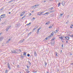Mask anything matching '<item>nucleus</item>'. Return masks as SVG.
<instances>
[{
	"label": "nucleus",
	"instance_id": "obj_1",
	"mask_svg": "<svg viewBox=\"0 0 73 73\" xmlns=\"http://www.w3.org/2000/svg\"><path fill=\"white\" fill-rule=\"evenodd\" d=\"M0 17L1 19H4L5 17V14H3L1 15L0 16Z\"/></svg>",
	"mask_w": 73,
	"mask_h": 73
},
{
	"label": "nucleus",
	"instance_id": "obj_2",
	"mask_svg": "<svg viewBox=\"0 0 73 73\" xmlns=\"http://www.w3.org/2000/svg\"><path fill=\"white\" fill-rule=\"evenodd\" d=\"M63 38H66L67 40H68L69 39V37L67 36L63 37Z\"/></svg>",
	"mask_w": 73,
	"mask_h": 73
},
{
	"label": "nucleus",
	"instance_id": "obj_3",
	"mask_svg": "<svg viewBox=\"0 0 73 73\" xmlns=\"http://www.w3.org/2000/svg\"><path fill=\"white\" fill-rule=\"evenodd\" d=\"M50 37H52V36H51V35H50L49 36H47L45 38V39L46 40H47V39H48V38H49Z\"/></svg>",
	"mask_w": 73,
	"mask_h": 73
},
{
	"label": "nucleus",
	"instance_id": "obj_4",
	"mask_svg": "<svg viewBox=\"0 0 73 73\" xmlns=\"http://www.w3.org/2000/svg\"><path fill=\"white\" fill-rule=\"evenodd\" d=\"M11 52L13 53H17V52H16V50H14L13 51L11 50Z\"/></svg>",
	"mask_w": 73,
	"mask_h": 73
},
{
	"label": "nucleus",
	"instance_id": "obj_5",
	"mask_svg": "<svg viewBox=\"0 0 73 73\" xmlns=\"http://www.w3.org/2000/svg\"><path fill=\"white\" fill-rule=\"evenodd\" d=\"M7 66H8V68H9V69H11V67H10V65H9V63H8V64H7Z\"/></svg>",
	"mask_w": 73,
	"mask_h": 73
},
{
	"label": "nucleus",
	"instance_id": "obj_6",
	"mask_svg": "<svg viewBox=\"0 0 73 73\" xmlns=\"http://www.w3.org/2000/svg\"><path fill=\"white\" fill-rule=\"evenodd\" d=\"M11 39H9L6 42V44H8V43H9V42L11 41Z\"/></svg>",
	"mask_w": 73,
	"mask_h": 73
},
{
	"label": "nucleus",
	"instance_id": "obj_7",
	"mask_svg": "<svg viewBox=\"0 0 73 73\" xmlns=\"http://www.w3.org/2000/svg\"><path fill=\"white\" fill-rule=\"evenodd\" d=\"M58 31H59V30L58 29H57L56 30V31H54V32L55 33H57V32H58Z\"/></svg>",
	"mask_w": 73,
	"mask_h": 73
},
{
	"label": "nucleus",
	"instance_id": "obj_8",
	"mask_svg": "<svg viewBox=\"0 0 73 73\" xmlns=\"http://www.w3.org/2000/svg\"><path fill=\"white\" fill-rule=\"evenodd\" d=\"M3 40V37H0V41H1Z\"/></svg>",
	"mask_w": 73,
	"mask_h": 73
},
{
	"label": "nucleus",
	"instance_id": "obj_9",
	"mask_svg": "<svg viewBox=\"0 0 73 73\" xmlns=\"http://www.w3.org/2000/svg\"><path fill=\"white\" fill-rule=\"evenodd\" d=\"M42 13L41 12V13H39L38 14H37V15H39V16H40L41 15H42Z\"/></svg>",
	"mask_w": 73,
	"mask_h": 73
},
{
	"label": "nucleus",
	"instance_id": "obj_10",
	"mask_svg": "<svg viewBox=\"0 0 73 73\" xmlns=\"http://www.w3.org/2000/svg\"><path fill=\"white\" fill-rule=\"evenodd\" d=\"M59 38H60L61 40H64V38H64V37H60Z\"/></svg>",
	"mask_w": 73,
	"mask_h": 73
},
{
	"label": "nucleus",
	"instance_id": "obj_11",
	"mask_svg": "<svg viewBox=\"0 0 73 73\" xmlns=\"http://www.w3.org/2000/svg\"><path fill=\"white\" fill-rule=\"evenodd\" d=\"M34 56H37V53L36 52H34Z\"/></svg>",
	"mask_w": 73,
	"mask_h": 73
},
{
	"label": "nucleus",
	"instance_id": "obj_12",
	"mask_svg": "<svg viewBox=\"0 0 73 73\" xmlns=\"http://www.w3.org/2000/svg\"><path fill=\"white\" fill-rule=\"evenodd\" d=\"M51 44L52 45H54V42H51Z\"/></svg>",
	"mask_w": 73,
	"mask_h": 73
},
{
	"label": "nucleus",
	"instance_id": "obj_13",
	"mask_svg": "<svg viewBox=\"0 0 73 73\" xmlns=\"http://www.w3.org/2000/svg\"><path fill=\"white\" fill-rule=\"evenodd\" d=\"M23 56H27V54H26V53L24 52H23Z\"/></svg>",
	"mask_w": 73,
	"mask_h": 73
},
{
	"label": "nucleus",
	"instance_id": "obj_14",
	"mask_svg": "<svg viewBox=\"0 0 73 73\" xmlns=\"http://www.w3.org/2000/svg\"><path fill=\"white\" fill-rule=\"evenodd\" d=\"M24 40H25L24 39H23V40H21V41H20V43H21V42H23L24 41Z\"/></svg>",
	"mask_w": 73,
	"mask_h": 73
},
{
	"label": "nucleus",
	"instance_id": "obj_15",
	"mask_svg": "<svg viewBox=\"0 0 73 73\" xmlns=\"http://www.w3.org/2000/svg\"><path fill=\"white\" fill-rule=\"evenodd\" d=\"M50 13H53L54 12V10H52L51 11H49Z\"/></svg>",
	"mask_w": 73,
	"mask_h": 73
},
{
	"label": "nucleus",
	"instance_id": "obj_16",
	"mask_svg": "<svg viewBox=\"0 0 73 73\" xmlns=\"http://www.w3.org/2000/svg\"><path fill=\"white\" fill-rule=\"evenodd\" d=\"M24 15V13L23 12L21 14L20 16H22Z\"/></svg>",
	"mask_w": 73,
	"mask_h": 73
},
{
	"label": "nucleus",
	"instance_id": "obj_17",
	"mask_svg": "<svg viewBox=\"0 0 73 73\" xmlns=\"http://www.w3.org/2000/svg\"><path fill=\"white\" fill-rule=\"evenodd\" d=\"M9 28H8V27H7V28H6V31H8L9 30Z\"/></svg>",
	"mask_w": 73,
	"mask_h": 73
},
{
	"label": "nucleus",
	"instance_id": "obj_18",
	"mask_svg": "<svg viewBox=\"0 0 73 73\" xmlns=\"http://www.w3.org/2000/svg\"><path fill=\"white\" fill-rule=\"evenodd\" d=\"M50 24V22H48L47 23H46L45 24L46 25H48V24Z\"/></svg>",
	"mask_w": 73,
	"mask_h": 73
},
{
	"label": "nucleus",
	"instance_id": "obj_19",
	"mask_svg": "<svg viewBox=\"0 0 73 73\" xmlns=\"http://www.w3.org/2000/svg\"><path fill=\"white\" fill-rule=\"evenodd\" d=\"M56 40V38L54 37V38H52L51 40V41H52V40Z\"/></svg>",
	"mask_w": 73,
	"mask_h": 73
},
{
	"label": "nucleus",
	"instance_id": "obj_20",
	"mask_svg": "<svg viewBox=\"0 0 73 73\" xmlns=\"http://www.w3.org/2000/svg\"><path fill=\"white\" fill-rule=\"evenodd\" d=\"M49 9H50V10H52L53 9V7H52L50 8H49Z\"/></svg>",
	"mask_w": 73,
	"mask_h": 73
},
{
	"label": "nucleus",
	"instance_id": "obj_21",
	"mask_svg": "<svg viewBox=\"0 0 73 73\" xmlns=\"http://www.w3.org/2000/svg\"><path fill=\"white\" fill-rule=\"evenodd\" d=\"M8 1L10 0H8ZM11 2H13V0H11L10 1L8 2V3H11Z\"/></svg>",
	"mask_w": 73,
	"mask_h": 73
},
{
	"label": "nucleus",
	"instance_id": "obj_22",
	"mask_svg": "<svg viewBox=\"0 0 73 73\" xmlns=\"http://www.w3.org/2000/svg\"><path fill=\"white\" fill-rule=\"evenodd\" d=\"M20 56L22 58V59H23V58H24V56L21 55Z\"/></svg>",
	"mask_w": 73,
	"mask_h": 73
},
{
	"label": "nucleus",
	"instance_id": "obj_23",
	"mask_svg": "<svg viewBox=\"0 0 73 73\" xmlns=\"http://www.w3.org/2000/svg\"><path fill=\"white\" fill-rule=\"evenodd\" d=\"M60 5H61V3H59L58 4V7H60Z\"/></svg>",
	"mask_w": 73,
	"mask_h": 73
},
{
	"label": "nucleus",
	"instance_id": "obj_24",
	"mask_svg": "<svg viewBox=\"0 0 73 73\" xmlns=\"http://www.w3.org/2000/svg\"><path fill=\"white\" fill-rule=\"evenodd\" d=\"M44 64L45 65V66H46V65H47V63L46 62H44Z\"/></svg>",
	"mask_w": 73,
	"mask_h": 73
},
{
	"label": "nucleus",
	"instance_id": "obj_25",
	"mask_svg": "<svg viewBox=\"0 0 73 73\" xmlns=\"http://www.w3.org/2000/svg\"><path fill=\"white\" fill-rule=\"evenodd\" d=\"M31 24V23H29V24H27V26H29V25H30Z\"/></svg>",
	"mask_w": 73,
	"mask_h": 73
},
{
	"label": "nucleus",
	"instance_id": "obj_26",
	"mask_svg": "<svg viewBox=\"0 0 73 73\" xmlns=\"http://www.w3.org/2000/svg\"><path fill=\"white\" fill-rule=\"evenodd\" d=\"M26 72H27V73H29V72H30V71H29L28 70H26Z\"/></svg>",
	"mask_w": 73,
	"mask_h": 73
},
{
	"label": "nucleus",
	"instance_id": "obj_27",
	"mask_svg": "<svg viewBox=\"0 0 73 73\" xmlns=\"http://www.w3.org/2000/svg\"><path fill=\"white\" fill-rule=\"evenodd\" d=\"M28 62H29V65H31V62H30L29 61H28Z\"/></svg>",
	"mask_w": 73,
	"mask_h": 73
},
{
	"label": "nucleus",
	"instance_id": "obj_28",
	"mask_svg": "<svg viewBox=\"0 0 73 73\" xmlns=\"http://www.w3.org/2000/svg\"><path fill=\"white\" fill-rule=\"evenodd\" d=\"M32 33V32H30V33H29L28 34V36H29V35H31V33Z\"/></svg>",
	"mask_w": 73,
	"mask_h": 73
},
{
	"label": "nucleus",
	"instance_id": "obj_29",
	"mask_svg": "<svg viewBox=\"0 0 73 73\" xmlns=\"http://www.w3.org/2000/svg\"><path fill=\"white\" fill-rule=\"evenodd\" d=\"M3 10H4V8L2 7L1 9V11H2Z\"/></svg>",
	"mask_w": 73,
	"mask_h": 73
},
{
	"label": "nucleus",
	"instance_id": "obj_30",
	"mask_svg": "<svg viewBox=\"0 0 73 73\" xmlns=\"http://www.w3.org/2000/svg\"><path fill=\"white\" fill-rule=\"evenodd\" d=\"M70 37H71L73 38V34L71 35Z\"/></svg>",
	"mask_w": 73,
	"mask_h": 73
},
{
	"label": "nucleus",
	"instance_id": "obj_31",
	"mask_svg": "<svg viewBox=\"0 0 73 73\" xmlns=\"http://www.w3.org/2000/svg\"><path fill=\"white\" fill-rule=\"evenodd\" d=\"M45 14L46 15V14H47V15H48V14H49V12H47V13H45Z\"/></svg>",
	"mask_w": 73,
	"mask_h": 73
},
{
	"label": "nucleus",
	"instance_id": "obj_32",
	"mask_svg": "<svg viewBox=\"0 0 73 73\" xmlns=\"http://www.w3.org/2000/svg\"><path fill=\"white\" fill-rule=\"evenodd\" d=\"M53 35H53V34H52V33H51V35L50 36H53Z\"/></svg>",
	"mask_w": 73,
	"mask_h": 73
},
{
	"label": "nucleus",
	"instance_id": "obj_33",
	"mask_svg": "<svg viewBox=\"0 0 73 73\" xmlns=\"http://www.w3.org/2000/svg\"><path fill=\"white\" fill-rule=\"evenodd\" d=\"M27 56L28 57H29V56H30V54H27Z\"/></svg>",
	"mask_w": 73,
	"mask_h": 73
},
{
	"label": "nucleus",
	"instance_id": "obj_34",
	"mask_svg": "<svg viewBox=\"0 0 73 73\" xmlns=\"http://www.w3.org/2000/svg\"><path fill=\"white\" fill-rule=\"evenodd\" d=\"M27 68L28 69H29V66H27Z\"/></svg>",
	"mask_w": 73,
	"mask_h": 73
},
{
	"label": "nucleus",
	"instance_id": "obj_35",
	"mask_svg": "<svg viewBox=\"0 0 73 73\" xmlns=\"http://www.w3.org/2000/svg\"><path fill=\"white\" fill-rule=\"evenodd\" d=\"M62 14H60V17H62Z\"/></svg>",
	"mask_w": 73,
	"mask_h": 73
},
{
	"label": "nucleus",
	"instance_id": "obj_36",
	"mask_svg": "<svg viewBox=\"0 0 73 73\" xmlns=\"http://www.w3.org/2000/svg\"><path fill=\"white\" fill-rule=\"evenodd\" d=\"M62 5H63V6H64V5H65V4L64 3L63 4V2H62Z\"/></svg>",
	"mask_w": 73,
	"mask_h": 73
},
{
	"label": "nucleus",
	"instance_id": "obj_37",
	"mask_svg": "<svg viewBox=\"0 0 73 73\" xmlns=\"http://www.w3.org/2000/svg\"><path fill=\"white\" fill-rule=\"evenodd\" d=\"M19 25H20V23H18L17 24V26H19Z\"/></svg>",
	"mask_w": 73,
	"mask_h": 73
},
{
	"label": "nucleus",
	"instance_id": "obj_38",
	"mask_svg": "<svg viewBox=\"0 0 73 73\" xmlns=\"http://www.w3.org/2000/svg\"><path fill=\"white\" fill-rule=\"evenodd\" d=\"M52 28V26H50L49 27V28Z\"/></svg>",
	"mask_w": 73,
	"mask_h": 73
},
{
	"label": "nucleus",
	"instance_id": "obj_39",
	"mask_svg": "<svg viewBox=\"0 0 73 73\" xmlns=\"http://www.w3.org/2000/svg\"><path fill=\"white\" fill-rule=\"evenodd\" d=\"M25 16H23L22 18L21 19H24V18H25Z\"/></svg>",
	"mask_w": 73,
	"mask_h": 73
},
{
	"label": "nucleus",
	"instance_id": "obj_40",
	"mask_svg": "<svg viewBox=\"0 0 73 73\" xmlns=\"http://www.w3.org/2000/svg\"><path fill=\"white\" fill-rule=\"evenodd\" d=\"M8 70H6V71H5V73H7V72H8Z\"/></svg>",
	"mask_w": 73,
	"mask_h": 73
},
{
	"label": "nucleus",
	"instance_id": "obj_41",
	"mask_svg": "<svg viewBox=\"0 0 73 73\" xmlns=\"http://www.w3.org/2000/svg\"><path fill=\"white\" fill-rule=\"evenodd\" d=\"M38 5H35V6L36 7H38Z\"/></svg>",
	"mask_w": 73,
	"mask_h": 73
},
{
	"label": "nucleus",
	"instance_id": "obj_42",
	"mask_svg": "<svg viewBox=\"0 0 73 73\" xmlns=\"http://www.w3.org/2000/svg\"><path fill=\"white\" fill-rule=\"evenodd\" d=\"M33 73H36V72H37V71H33Z\"/></svg>",
	"mask_w": 73,
	"mask_h": 73
},
{
	"label": "nucleus",
	"instance_id": "obj_43",
	"mask_svg": "<svg viewBox=\"0 0 73 73\" xmlns=\"http://www.w3.org/2000/svg\"><path fill=\"white\" fill-rule=\"evenodd\" d=\"M11 26H9L8 27L9 28H9H11Z\"/></svg>",
	"mask_w": 73,
	"mask_h": 73
},
{
	"label": "nucleus",
	"instance_id": "obj_44",
	"mask_svg": "<svg viewBox=\"0 0 73 73\" xmlns=\"http://www.w3.org/2000/svg\"><path fill=\"white\" fill-rule=\"evenodd\" d=\"M36 29V28H35L33 29V30H34V31H35Z\"/></svg>",
	"mask_w": 73,
	"mask_h": 73
},
{
	"label": "nucleus",
	"instance_id": "obj_45",
	"mask_svg": "<svg viewBox=\"0 0 73 73\" xmlns=\"http://www.w3.org/2000/svg\"><path fill=\"white\" fill-rule=\"evenodd\" d=\"M56 56H57V53L56 52Z\"/></svg>",
	"mask_w": 73,
	"mask_h": 73
},
{
	"label": "nucleus",
	"instance_id": "obj_46",
	"mask_svg": "<svg viewBox=\"0 0 73 73\" xmlns=\"http://www.w3.org/2000/svg\"><path fill=\"white\" fill-rule=\"evenodd\" d=\"M69 17V15H68L67 17V18L68 19Z\"/></svg>",
	"mask_w": 73,
	"mask_h": 73
},
{
	"label": "nucleus",
	"instance_id": "obj_47",
	"mask_svg": "<svg viewBox=\"0 0 73 73\" xmlns=\"http://www.w3.org/2000/svg\"><path fill=\"white\" fill-rule=\"evenodd\" d=\"M36 6H35V5H34V6H33V8H35V7H36Z\"/></svg>",
	"mask_w": 73,
	"mask_h": 73
},
{
	"label": "nucleus",
	"instance_id": "obj_48",
	"mask_svg": "<svg viewBox=\"0 0 73 73\" xmlns=\"http://www.w3.org/2000/svg\"><path fill=\"white\" fill-rule=\"evenodd\" d=\"M41 29V27H39L38 29H39V30H40V29Z\"/></svg>",
	"mask_w": 73,
	"mask_h": 73
},
{
	"label": "nucleus",
	"instance_id": "obj_49",
	"mask_svg": "<svg viewBox=\"0 0 73 73\" xmlns=\"http://www.w3.org/2000/svg\"><path fill=\"white\" fill-rule=\"evenodd\" d=\"M19 51L21 52V49H19Z\"/></svg>",
	"mask_w": 73,
	"mask_h": 73
},
{
	"label": "nucleus",
	"instance_id": "obj_50",
	"mask_svg": "<svg viewBox=\"0 0 73 73\" xmlns=\"http://www.w3.org/2000/svg\"><path fill=\"white\" fill-rule=\"evenodd\" d=\"M42 15H43V16H44V15H46V14H45V13H44V14H42Z\"/></svg>",
	"mask_w": 73,
	"mask_h": 73
},
{
	"label": "nucleus",
	"instance_id": "obj_51",
	"mask_svg": "<svg viewBox=\"0 0 73 73\" xmlns=\"http://www.w3.org/2000/svg\"><path fill=\"white\" fill-rule=\"evenodd\" d=\"M39 31H40V30L38 29L37 30V31L39 32Z\"/></svg>",
	"mask_w": 73,
	"mask_h": 73
},
{
	"label": "nucleus",
	"instance_id": "obj_52",
	"mask_svg": "<svg viewBox=\"0 0 73 73\" xmlns=\"http://www.w3.org/2000/svg\"><path fill=\"white\" fill-rule=\"evenodd\" d=\"M39 33V31H37V34H38V33Z\"/></svg>",
	"mask_w": 73,
	"mask_h": 73
},
{
	"label": "nucleus",
	"instance_id": "obj_53",
	"mask_svg": "<svg viewBox=\"0 0 73 73\" xmlns=\"http://www.w3.org/2000/svg\"><path fill=\"white\" fill-rule=\"evenodd\" d=\"M18 68H20V66H19V65H18Z\"/></svg>",
	"mask_w": 73,
	"mask_h": 73
},
{
	"label": "nucleus",
	"instance_id": "obj_54",
	"mask_svg": "<svg viewBox=\"0 0 73 73\" xmlns=\"http://www.w3.org/2000/svg\"><path fill=\"white\" fill-rule=\"evenodd\" d=\"M23 13L24 15V14H25V11H23Z\"/></svg>",
	"mask_w": 73,
	"mask_h": 73
},
{
	"label": "nucleus",
	"instance_id": "obj_55",
	"mask_svg": "<svg viewBox=\"0 0 73 73\" xmlns=\"http://www.w3.org/2000/svg\"><path fill=\"white\" fill-rule=\"evenodd\" d=\"M70 28H73V27H72L71 26H70Z\"/></svg>",
	"mask_w": 73,
	"mask_h": 73
},
{
	"label": "nucleus",
	"instance_id": "obj_56",
	"mask_svg": "<svg viewBox=\"0 0 73 73\" xmlns=\"http://www.w3.org/2000/svg\"><path fill=\"white\" fill-rule=\"evenodd\" d=\"M62 47H63V44H62L61 46Z\"/></svg>",
	"mask_w": 73,
	"mask_h": 73
},
{
	"label": "nucleus",
	"instance_id": "obj_57",
	"mask_svg": "<svg viewBox=\"0 0 73 73\" xmlns=\"http://www.w3.org/2000/svg\"><path fill=\"white\" fill-rule=\"evenodd\" d=\"M66 43H68V41H66Z\"/></svg>",
	"mask_w": 73,
	"mask_h": 73
},
{
	"label": "nucleus",
	"instance_id": "obj_58",
	"mask_svg": "<svg viewBox=\"0 0 73 73\" xmlns=\"http://www.w3.org/2000/svg\"><path fill=\"white\" fill-rule=\"evenodd\" d=\"M51 33H52V34H54V32H52Z\"/></svg>",
	"mask_w": 73,
	"mask_h": 73
},
{
	"label": "nucleus",
	"instance_id": "obj_59",
	"mask_svg": "<svg viewBox=\"0 0 73 73\" xmlns=\"http://www.w3.org/2000/svg\"><path fill=\"white\" fill-rule=\"evenodd\" d=\"M33 19L34 20H35V18L34 17L33 18Z\"/></svg>",
	"mask_w": 73,
	"mask_h": 73
},
{
	"label": "nucleus",
	"instance_id": "obj_60",
	"mask_svg": "<svg viewBox=\"0 0 73 73\" xmlns=\"http://www.w3.org/2000/svg\"><path fill=\"white\" fill-rule=\"evenodd\" d=\"M55 1H58V0H55Z\"/></svg>",
	"mask_w": 73,
	"mask_h": 73
},
{
	"label": "nucleus",
	"instance_id": "obj_61",
	"mask_svg": "<svg viewBox=\"0 0 73 73\" xmlns=\"http://www.w3.org/2000/svg\"><path fill=\"white\" fill-rule=\"evenodd\" d=\"M71 27H72H72H73V25H71Z\"/></svg>",
	"mask_w": 73,
	"mask_h": 73
},
{
	"label": "nucleus",
	"instance_id": "obj_62",
	"mask_svg": "<svg viewBox=\"0 0 73 73\" xmlns=\"http://www.w3.org/2000/svg\"><path fill=\"white\" fill-rule=\"evenodd\" d=\"M44 3H45V2H46V1H44Z\"/></svg>",
	"mask_w": 73,
	"mask_h": 73
},
{
	"label": "nucleus",
	"instance_id": "obj_63",
	"mask_svg": "<svg viewBox=\"0 0 73 73\" xmlns=\"http://www.w3.org/2000/svg\"><path fill=\"white\" fill-rule=\"evenodd\" d=\"M60 52H61V53H62V50H61Z\"/></svg>",
	"mask_w": 73,
	"mask_h": 73
},
{
	"label": "nucleus",
	"instance_id": "obj_64",
	"mask_svg": "<svg viewBox=\"0 0 73 73\" xmlns=\"http://www.w3.org/2000/svg\"><path fill=\"white\" fill-rule=\"evenodd\" d=\"M46 73H49V72H48L47 71L46 72Z\"/></svg>",
	"mask_w": 73,
	"mask_h": 73
}]
</instances>
